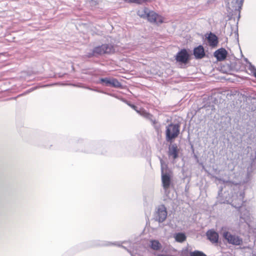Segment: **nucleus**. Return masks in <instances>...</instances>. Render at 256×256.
<instances>
[{
	"label": "nucleus",
	"mask_w": 256,
	"mask_h": 256,
	"mask_svg": "<svg viewBox=\"0 0 256 256\" xmlns=\"http://www.w3.org/2000/svg\"><path fill=\"white\" fill-rule=\"evenodd\" d=\"M234 174L236 180L233 181H226L216 176H213V178L218 180L220 182L224 184L225 186H230L232 188L230 196L229 194L224 192V198L221 196L222 188L220 187L218 192V200L221 204H230L236 208H238L240 213V222H245L250 228L251 226L252 217L250 210L245 207L242 206L244 202V193L240 184L245 182L244 180V174L240 172L234 173Z\"/></svg>",
	"instance_id": "obj_1"
},
{
	"label": "nucleus",
	"mask_w": 256,
	"mask_h": 256,
	"mask_svg": "<svg viewBox=\"0 0 256 256\" xmlns=\"http://www.w3.org/2000/svg\"><path fill=\"white\" fill-rule=\"evenodd\" d=\"M162 182L164 189L166 192L170 187L172 176V170L168 168V164L160 158Z\"/></svg>",
	"instance_id": "obj_2"
},
{
	"label": "nucleus",
	"mask_w": 256,
	"mask_h": 256,
	"mask_svg": "<svg viewBox=\"0 0 256 256\" xmlns=\"http://www.w3.org/2000/svg\"><path fill=\"white\" fill-rule=\"evenodd\" d=\"M180 126L178 124H170L166 126V142H172L180 134Z\"/></svg>",
	"instance_id": "obj_3"
},
{
	"label": "nucleus",
	"mask_w": 256,
	"mask_h": 256,
	"mask_svg": "<svg viewBox=\"0 0 256 256\" xmlns=\"http://www.w3.org/2000/svg\"><path fill=\"white\" fill-rule=\"evenodd\" d=\"M222 236L229 244L234 246H240L242 244V239L241 238L237 235L232 234L229 232H224Z\"/></svg>",
	"instance_id": "obj_4"
},
{
	"label": "nucleus",
	"mask_w": 256,
	"mask_h": 256,
	"mask_svg": "<svg viewBox=\"0 0 256 256\" xmlns=\"http://www.w3.org/2000/svg\"><path fill=\"white\" fill-rule=\"evenodd\" d=\"M93 49L96 57L104 54H110L114 50V46L110 44H104L96 46Z\"/></svg>",
	"instance_id": "obj_5"
},
{
	"label": "nucleus",
	"mask_w": 256,
	"mask_h": 256,
	"mask_svg": "<svg viewBox=\"0 0 256 256\" xmlns=\"http://www.w3.org/2000/svg\"><path fill=\"white\" fill-rule=\"evenodd\" d=\"M98 83L106 86H111L115 88H119L122 86V84L117 79L108 77L100 78Z\"/></svg>",
	"instance_id": "obj_6"
},
{
	"label": "nucleus",
	"mask_w": 256,
	"mask_h": 256,
	"mask_svg": "<svg viewBox=\"0 0 256 256\" xmlns=\"http://www.w3.org/2000/svg\"><path fill=\"white\" fill-rule=\"evenodd\" d=\"M167 210L166 206L164 204L160 206L154 214V219L159 222H162L165 220L167 217Z\"/></svg>",
	"instance_id": "obj_7"
},
{
	"label": "nucleus",
	"mask_w": 256,
	"mask_h": 256,
	"mask_svg": "<svg viewBox=\"0 0 256 256\" xmlns=\"http://www.w3.org/2000/svg\"><path fill=\"white\" fill-rule=\"evenodd\" d=\"M175 59L177 62L186 64L190 60V55L186 49L183 48L176 54Z\"/></svg>",
	"instance_id": "obj_8"
},
{
	"label": "nucleus",
	"mask_w": 256,
	"mask_h": 256,
	"mask_svg": "<svg viewBox=\"0 0 256 256\" xmlns=\"http://www.w3.org/2000/svg\"><path fill=\"white\" fill-rule=\"evenodd\" d=\"M140 112V115L143 116L146 120H150L152 122V124L155 128L156 130L158 132L160 130V126L156 120L154 116L147 112L144 109H142Z\"/></svg>",
	"instance_id": "obj_9"
},
{
	"label": "nucleus",
	"mask_w": 256,
	"mask_h": 256,
	"mask_svg": "<svg viewBox=\"0 0 256 256\" xmlns=\"http://www.w3.org/2000/svg\"><path fill=\"white\" fill-rule=\"evenodd\" d=\"M244 0H232L230 4L229 8L232 7V10L234 14H238V18H240V12L243 4Z\"/></svg>",
	"instance_id": "obj_10"
},
{
	"label": "nucleus",
	"mask_w": 256,
	"mask_h": 256,
	"mask_svg": "<svg viewBox=\"0 0 256 256\" xmlns=\"http://www.w3.org/2000/svg\"><path fill=\"white\" fill-rule=\"evenodd\" d=\"M128 244L130 245L131 244V243L129 242L124 241V242H115L114 243H111V242H102L100 244L98 243V244H96V245L102 246H111V245H114V246H120V247L124 248V249L126 250L130 254V255L132 256H136V254H134L126 246L122 245V244Z\"/></svg>",
	"instance_id": "obj_11"
},
{
	"label": "nucleus",
	"mask_w": 256,
	"mask_h": 256,
	"mask_svg": "<svg viewBox=\"0 0 256 256\" xmlns=\"http://www.w3.org/2000/svg\"><path fill=\"white\" fill-rule=\"evenodd\" d=\"M179 148L176 143L171 144L168 148V154L169 158H172L174 160L178 157Z\"/></svg>",
	"instance_id": "obj_12"
},
{
	"label": "nucleus",
	"mask_w": 256,
	"mask_h": 256,
	"mask_svg": "<svg viewBox=\"0 0 256 256\" xmlns=\"http://www.w3.org/2000/svg\"><path fill=\"white\" fill-rule=\"evenodd\" d=\"M228 52L223 48H220L216 50L214 54V56L216 58L218 61L224 60L228 55Z\"/></svg>",
	"instance_id": "obj_13"
},
{
	"label": "nucleus",
	"mask_w": 256,
	"mask_h": 256,
	"mask_svg": "<svg viewBox=\"0 0 256 256\" xmlns=\"http://www.w3.org/2000/svg\"><path fill=\"white\" fill-rule=\"evenodd\" d=\"M193 54L196 60L202 59L205 57L206 53L202 46L200 45L194 48L193 50Z\"/></svg>",
	"instance_id": "obj_14"
},
{
	"label": "nucleus",
	"mask_w": 256,
	"mask_h": 256,
	"mask_svg": "<svg viewBox=\"0 0 256 256\" xmlns=\"http://www.w3.org/2000/svg\"><path fill=\"white\" fill-rule=\"evenodd\" d=\"M146 18L150 22H162V17L154 11H149Z\"/></svg>",
	"instance_id": "obj_15"
},
{
	"label": "nucleus",
	"mask_w": 256,
	"mask_h": 256,
	"mask_svg": "<svg viewBox=\"0 0 256 256\" xmlns=\"http://www.w3.org/2000/svg\"><path fill=\"white\" fill-rule=\"evenodd\" d=\"M206 235L208 239L212 244L218 243V234L213 230L207 231Z\"/></svg>",
	"instance_id": "obj_16"
},
{
	"label": "nucleus",
	"mask_w": 256,
	"mask_h": 256,
	"mask_svg": "<svg viewBox=\"0 0 256 256\" xmlns=\"http://www.w3.org/2000/svg\"><path fill=\"white\" fill-rule=\"evenodd\" d=\"M207 40L210 46L212 47L216 46L218 42V37L215 34L212 32L208 34Z\"/></svg>",
	"instance_id": "obj_17"
},
{
	"label": "nucleus",
	"mask_w": 256,
	"mask_h": 256,
	"mask_svg": "<svg viewBox=\"0 0 256 256\" xmlns=\"http://www.w3.org/2000/svg\"><path fill=\"white\" fill-rule=\"evenodd\" d=\"M175 240L178 242H183L186 240V236L184 232H179L174 234Z\"/></svg>",
	"instance_id": "obj_18"
},
{
	"label": "nucleus",
	"mask_w": 256,
	"mask_h": 256,
	"mask_svg": "<svg viewBox=\"0 0 256 256\" xmlns=\"http://www.w3.org/2000/svg\"><path fill=\"white\" fill-rule=\"evenodd\" d=\"M150 246L151 248L154 250H159L161 248V244L157 240H150Z\"/></svg>",
	"instance_id": "obj_19"
},
{
	"label": "nucleus",
	"mask_w": 256,
	"mask_h": 256,
	"mask_svg": "<svg viewBox=\"0 0 256 256\" xmlns=\"http://www.w3.org/2000/svg\"><path fill=\"white\" fill-rule=\"evenodd\" d=\"M149 11L148 8H144L138 10L137 12V14L140 17L145 18H147Z\"/></svg>",
	"instance_id": "obj_20"
},
{
	"label": "nucleus",
	"mask_w": 256,
	"mask_h": 256,
	"mask_svg": "<svg viewBox=\"0 0 256 256\" xmlns=\"http://www.w3.org/2000/svg\"><path fill=\"white\" fill-rule=\"evenodd\" d=\"M242 98H244V100H246V102H256V98H254V97H252L250 96L249 94H244L242 95Z\"/></svg>",
	"instance_id": "obj_21"
},
{
	"label": "nucleus",
	"mask_w": 256,
	"mask_h": 256,
	"mask_svg": "<svg viewBox=\"0 0 256 256\" xmlns=\"http://www.w3.org/2000/svg\"><path fill=\"white\" fill-rule=\"evenodd\" d=\"M125 2H130V3H134L137 4H142L144 2H146L150 1V0H124Z\"/></svg>",
	"instance_id": "obj_22"
},
{
	"label": "nucleus",
	"mask_w": 256,
	"mask_h": 256,
	"mask_svg": "<svg viewBox=\"0 0 256 256\" xmlns=\"http://www.w3.org/2000/svg\"><path fill=\"white\" fill-rule=\"evenodd\" d=\"M190 256H206L203 252L198 250H195L190 252Z\"/></svg>",
	"instance_id": "obj_23"
},
{
	"label": "nucleus",
	"mask_w": 256,
	"mask_h": 256,
	"mask_svg": "<svg viewBox=\"0 0 256 256\" xmlns=\"http://www.w3.org/2000/svg\"><path fill=\"white\" fill-rule=\"evenodd\" d=\"M127 104L130 107L132 108V109H134V110H136V112L138 114H140V112H141V110L142 108H140V110H138V107L136 106L134 104H132L130 102H127Z\"/></svg>",
	"instance_id": "obj_24"
},
{
	"label": "nucleus",
	"mask_w": 256,
	"mask_h": 256,
	"mask_svg": "<svg viewBox=\"0 0 256 256\" xmlns=\"http://www.w3.org/2000/svg\"><path fill=\"white\" fill-rule=\"evenodd\" d=\"M249 70L253 73V75L256 78V68L251 64L249 66Z\"/></svg>",
	"instance_id": "obj_25"
},
{
	"label": "nucleus",
	"mask_w": 256,
	"mask_h": 256,
	"mask_svg": "<svg viewBox=\"0 0 256 256\" xmlns=\"http://www.w3.org/2000/svg\"><path fill=\"white\" fill-rule=\"evenodd\" d=\"M85 56L86 58H92L94 56L96 57V55H95V54L94 53V49L89 52H86L85 54Z\"/></svg>",
	"instance_id": "obj_26"
},
{
	"label": "nucleus",
	"mask_w": 256,
	"mask_h": 256,
	"mask_svg": "<svg viewBox=\"0 0 256 256\" xmlns=\"http://www.w3.org/2000/svg\"><path fill=\"white\" fill-rule=\"evenodd\" d=\"M228 168L230 170L232 171L234 169V164L233 162H230L228 164Z\"/></svg>",
	"instance_id": "obj_27"
},
{
	"label": "nucleus",
	"mask_w": 256,
	"mask_h": 256,
	"mask_svg": "<svg viewBox=\"0 0 256 256\" xmlns=\"http://www.w3.org/2000/svg\"><path fill=\"white\" fill-rule=\"evenodd\" d=\"M84 88H86V89H88V90H91L96 91V92H101L100 91H99V90H96L92 89V88H89V87H84Z\"/></svg>",
	"instance_id": "obj_28"
},
{
	"label": "nucleus",
	"mask_w": 256,
	"mask_h": 256,
	"mask_svg": "<svg viewBox=\"0 0 256 256\" xmlns=\"http://www.w3.org/2000/svg\"><path fill=\"white\" fill-rule=\"evenodd\" d=\"M34 89V88H32V89H30V90H28V92H31V91H32V90H33Z\"/></svg>",
	"instance_id": "obj_29"
},
{
	"label": "nucleus",
	"mask_w": 256,
	"mask_h": 256,
	"mask_svg": "<svg viewBox=\"0 0 256 256\" xmlns=\"http://www.w3.org/2000/svg\"><path fill=\"white\" fill-rule=\"evenodd\" d=\"M86 152H92V151L88 150L86 151Z\"/></svg>",
	"instance_id": "obj_30"
},
{
	"label": "nucleus",
	"mask_w": 256,
	"mask_h": 256,
	"mask_svg": "<svg viewBox=\"0 0 256 256\" xmlns=\"http://www.w3.org/2000/svg\"><path fill=\"white\" fill-rule=\"evenodd\" d=\"M150 200V201L151 202H152V198H150V200Z\"/></svg>",
	"instance_id": "obj_31"
},
{
	"label": "nucleus",
	"mask_w": 256,
	"mask_h": 256,
	"mask_svg": "<svg viewBox=\"0 0 256 256\" xmlns=\"http://www.w3.org/2000/svg\"><path fill=\"white\" fill-rule=\"evenodd\" d=\"M236 34L237 35V36L238 37V32H236Z\"/></svg>",
	"instance_id": "obj_32"
},
{
	"label": "nucleus",
	"mask_w": 256,
	"mask_h": 256,
	"mask_svg": "<svg viewBox=\"0 0 256 256\" xmlns=\"http://www.w3.org/2000/svg\"><path fill=\"white\" fill-rule=\"evenodd\" d=\"M48 85H44V87H45V86H48Z\"/></svg>",
	"instance_id": "obj_33"
},
{
	"label": "nucleus",
	"mask_w": 256,
	"mask_h": 256,
	"mask_svg": "<svg viewBox=\"0 0 256 256\" xmlns=\"http://www.w3.org/2000/svg\"><path fill=\"white\" fill-rule=\"evenodd\" d=\"M146 201L147 200V198H146Z\"/></svg>",
	"instance_id": "obj_34"
}]
</instances>
